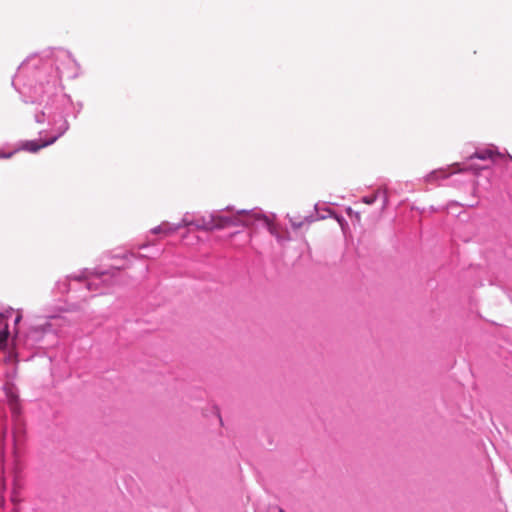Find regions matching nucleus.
<instances>
[{
  "mask_svg": "<svg viewBox=\"0 0 512 512\" xmlns=\"http://www.w3.org/2000/svg\"><path fill=\"white\" fill-rule=\"evenodd\" d=\"M488 166H482V167H474L472 164L471 165H466L462 170H475V171H478V170H481V169H486Z\"/></svg>",
  "mask_w": 512,
  "mask_h": 512,
  "instance_id": "obj_17",
  "label": "nucleus"
},
{
  "mask_svg": "<svg viewBox=\"0 0 512 512\" xmlns=\"http://www.w3.org/2000/svg\"><path fill=\"white\" fill-rule=\"evenodd\" d=\"M79 74V64L72 54L62 48L53 49L44 55L33 54L21 63L12 85L20 93L24 102H40L53 108L54 96L49 94L64 93L61 79H73Z\"/></svg>",
  "mask_w": 512,
  "mask_h": 512,
  "instance_id": "obj_1",
  "label": "nucleus"
},
{
  "mask_svg": "<svg viewBox=\"0 0 512 512\" xmlns=\"http://www.w3.org/2000/svg\"><path fill=\"white\" fill-rule=\"evenodd\" d=\"M291 224L295 229H298L302 226V222L291 221Z\"/></svg>",
  "mask_w": 512,
  "mask_h": 512,
  "instance_id": "obj_18",
  "label": "nucleus"
},
{
  "mask_svg": "<svg viewBox=\"0 0 512 512\" xmlns=\"http://www.w3.org/2000/svg\"><path fill=\"white\" fill-rule=\"evenodd\" d=\"M279 512H284V510L282 508H279Z\"/></svg>",
  "mask_w": 512,
  "mask_h": 512,
  "instance_id": "obj_25",
  "label": "nucleus"
},
{
  "mask_svg": "<svg viewBox=\"0 0 512 512\" xmlns=\"http://www.w3.org/2000/svg\"><path fill=\"white\" fill-rule=\"evenodd\" d=\"M143 271L144 272H147L148 271V266L146 264H143Z\"/></svg>",
  "mask_w": 512,
  "mask_h": 512,
  "instance_id": "obj_20",
  "label": "nucleus"
},
{
  "mask_svg": "<svg viewBox=\"0 0 512 512\" xmlns=\"http://www.w3.org/2000/svg\"><path fill=\"white\" fill-rule=\"evenodd\" d=\"M15 151L5 152L0 149V159H8L14 155Z\"/></svg>",
  "mask_w": 512,
  "mask_h": 512,
  "instance_id": "obj_16",
  "label": "nucleus"
},
{
  "mask_svg": "<svg viewBox=\"0 0 512 512\" xmlns=\"http://www.w3.org/2000/svg\"><path fill=\"white\" fill-rule=\"evenodd\" d=\"M196 216L197 215L186 213L180 223L174 225L169 222H163L160 225H158L157 227L153 228L151 230V232L153 234H159V233L170 234V233H173V232L179 230L182 227H190V226L194 227V225H195L194 222H195Z\"/></svg>",
  "mask_w": 512,
  "mask_h": 512,
  "instance_id": "obj_7",
  "label": "nucleus"
},
{
  "mask_svg": "<svg viewBox=\"0 0 512 512\" xmlns=\"http://www.w3.org/2000/svg\"><path fill=\"white\" fill-rule=\"evenodd\" d=\"M508 157H509V160L512 162V156L509 155Z\"/></svg>",
  "mask_w": 512,
  "mask_h": 512,
  "instance_id": "obj_24",
  "label": "nucleus"
},
{
  "mask_svg": "<svg viewBox=\"0 0 512 512\" xmlns=\"http://www.w3.org/2000/svg\"><path fill=\"white\" fill-rule=\"evenodd\" d=\"M348 214L350 215L352 213V209L351 208H348L347 210Z\"/></svg>",
  "mask_w": 512,
  "mask_h": 512,
  "instance_id": "obj_22",
  "label": "nucleus"
},
{
  "mask_svg": "<svg viewBox=\"0 0 512 512\" xmlns=\"http://www.w3.org/2000/svg\"><path fill=\"white\" fill-rule=\"evenodd\" d=\"M80 109H81V106H79L78 110L76 111L75 117L77 116L78 113H80Z\"/></svg>",
  "mask_w": 512,
  "mask_h": 512,
  "instance_id": "obj_21",
  "label": "nucleus"
},
{
  "mask_svg": "<svg viewBox=\"0 0 512 512\" xmlns=\"http://www.w3.org/2000/svg\"><path fill=\"white\" fill-rule=\"evenodd\" d=\"M7 435V417L0 413V444L2 445Z\"/></svg>",
  "mask_w": 512,
  "mask_h": 512,
  "instance_id": "obj_12",
  "label": "nucleus"
},
{
  "mask_svg": "<svg viewBox=\"0 0 512 512\" xmlns=\"http://www.w3.org/2000/svg\"><path fill=\"white\" fill-rule=\"evenodd\" d=\"M3 391L11 411L14 453H17L19 446L22 444L25 437V423L21 416V405L19 402L18 390L12 382L7 381L3 385Z\"/></svg>",
  "mask_w": 512,
  "mask_h": 512,
  "instance_id": "obj_6",
  "label": "nucleus"
},
{
  "mask_svg": "<svg viewBox=\"0 0 512 512\" xmlns=\"http://www.w3.org/2000/svg\"><path fill=\"white\" fill-rule=\"evenodd\" d=\"M505 157L494 146L476 149L475 152L468 157L469 160H490L492 163H497Z\"/></svg>",
  "mask_w": 512,
  "mask_h": 512,
  "instance_id": "obj_8",
  "label": "nucleus"
},
{
  "mask_svg": "<svg viewBox=\"0 0 512 512\" xmlns=\"http://www.w3.org/2000/svg\"><path fill=\"white\" fill-rule=\"evenodd\" d=\"M57 289L61 292V293H66L69 291V284H68V281L67 280H64L62 282H58L57 283Z\"/></svg>",
  "mask_w": 512,
  "mask_h": 512,
  "instance_id": "obj_14",
  "label": "nucleus"
},
{
  "mask_svg": "<svg viewBox=\"0 0 512 512\" xmlns=\"http://www.w3.org/2000/svg\"><path fill=\"white\" fill-rule=\"evenodd\" d=\"M64 322L62 316H50L44 324L30 326L26 331L15 330L14 346L26 349H47L56 342L55 327Z\"/></svg>",
  "mask_w": 512,
  "mask_h": 512,
  "instance_id": "obj_4",
  "label": "nucleus"
},
{
  "mask_svg": "<svg viewBox=\"0 0 512 512\" xmlns=\"http://www.w3.org/2000/svg\"><path fill=\"white\" fill-rule=\"evenodd\" d=\"M257 221L263 222L273 234L272 225L260 209L240 210L235 215H225L223 212H213L208 215H197L194 227L199 230L210 231L223 229L229 226H253Z\"/></svg>",
  "mask_w": 512,
  "mask_h": 512,
  "instance_id": "obj_3",
  "label": "nucleus"
},
{
  "mask_svg": "<svg viewBox=\"0 0 512 512\" xmlns=\"http://www.w3.org/2000/svg\"><path fill=\"white\" fill-rule=\"evenodd\" d=\"M378 197H382V199H383V207H385L387 205V203H388V196H387L386 191H383V190H378L373 195L364 196L362 198V201L365 204L372 205V204H374L376 202Z\"/></svg>",
  "mask_w": 512,
  "mask_h": 512,
  "instance_id": "obj_10",
  "label": "nucleus"
},
{
  "mask_svg": "<svg viewBox=\"0 0 512 512\" xmlns=\"http://www.w3.org/2000/svg\"><path fill=\"white\" fill-rule=\"evenodd\" d=\"M20 500L21 499L19 498L18 491H17V483L15 482L14 488H13V491L11 494V501L14 505H16L18 502H20Z\"/></svg>",
  "mask_w": 512,
  "mask_h": 512,
  "instance_id": "obj_13",
  "label": "nucleus"
},
{
  "mask_svg": "<svg viewBox=\"0 0 512 512\" xmlns=\"http://www.w3.org/2000/svg\"><path fill=\"white\" fill-rule=\"evenodd\" d=\"M449 175L450 174L447 173L446 170H444V169H437V170L432 171L431 173H429L426 176V181L434 183V182H437L439 179H446V178H448Z\"/></svg>",
  "mask_w": 512,
  "mask_h": 512,
  "instance_id": "obj_11",
  "label": "nucleus"
},
{
  "mask_svg": "<svg viewBox=\"0 0 512 512\" xmlns=\"http://www.w3.org/2000/svg\"><path fill=\"white\" fill-rule=\"evenodd\" d=\"M122 271L114 267L109 271L84 269L78 275L70 276L76 281H86V290L96 294H104L108 289L120 281Z\"/></svg>",
  "mask_w": 512,
  "mask_h": 512,
  "instance_id": "obj_5",
  "label": "nucleus"
},
{
  "mask_svg": "<svg viewBox=\"0 0 512 512\" xmlns=\"http://www.w3.org/2000/svg\"><path fill=\"white\" fill-rule=\"evenodd\" d=\"M21 319H22V315H21V313L18 312V314L14 320L15 325H17L21 321Z\"/></svg>",
  "mask_w": 512,
  "mask_h": 512,
  "instance_id": "obj_19",
  "label": "nucleus"
},
{
  "mask_svg": "<svg viewBox=\"0 0 512 512\" xmlns=\"http://www.w3.org/2000/svg\"><path fill=\"white\" fill-rule=\"evenodd\" d=\"M4 489H5V485H4V483H2L0 486V512H2L3 508H4V499H3Z\"/></svg>",
  "mask_w": 512,
  "mask_h": 512,
  "instance_id": "obj_15",
  "label": "nucleus"
},
{
  "mask_svg": "<svg viewBox=\"0 0 512 512\" xmlns=\"http://www.w3.org/2000/svg\"><path fill=\"white\" fill-rule=\"evenodd\" d=\"M9 337L8 323L6 316L0 313V348L6 346Z\"/></svg>",
  "mask_w": 512,
  "mask_h": 512,
  "instance_id": "obj_9",
  "label": "nucleus"
},
{
  "mask_svg": "<svg viewBox=\"0 0 512 512\" xmlns=\"http://www.w3.org/2000/svg\"><path fill=\"white\" fill-rule=\"evenodd\" d=\"M54 102L53 108L50 107V102L47 104L38 102H29L32 105L30 113L33 115L34 121L37 124H47V130L39 132V140H26L21 142L19 149L30 153H36L40 149L54 144L60 137H62L69 130V122L67 116L74 104L66 96L62 94H49Z\"/></svg>",
  "mask_w": 512,
  "mask_h": 512,
  "instance_id": "obj_2",
  "label": "nucleus"
},
{
  "mask_svg": "<svg viewBox=\"0 0 512 512\" xmlns=\"http://www.w3.org/2000/svg\"><path fill=\"white\" fill-rule=\"evenodd\" d=\"M11 512H19V511H18V509L16 507H14Z\"/></svg>",
  "mask_w": 512,
  "mask_h": 512,
  "instance_id": "obj_23",
  "label": "nucleus"
}]
</instances>
